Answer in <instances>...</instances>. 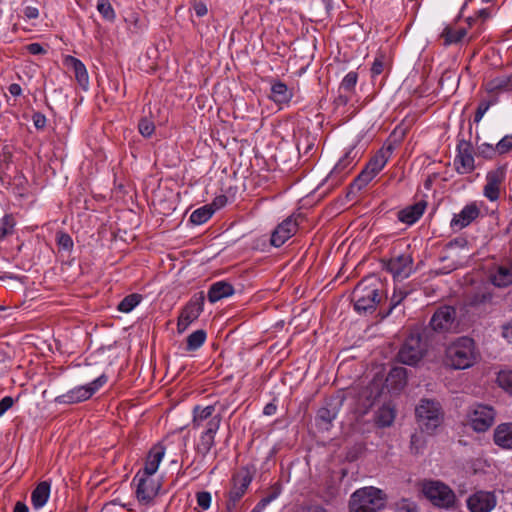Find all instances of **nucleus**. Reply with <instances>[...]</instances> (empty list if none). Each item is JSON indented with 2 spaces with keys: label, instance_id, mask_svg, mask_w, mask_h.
<instances>
[{
  "label": "nucleus",
  "instance_id": "f257e3e1",
  "mask_svg": "<svg viewBox=\"0 0 512 512\" xmlns=\"http://www.w3.org/2000/svg\"><path fill=\"white\" fill-rule=\"evenodd\" d=\"M479 358L474 340L467 336H462L450 344L445 349L444 363L454 370H464L472 367Z\"/></svg>",
  "mask_w": 512,
  "mask_h": 512
},
{
  "label": "nucleus",
  "instance_id": "f03ea898",
  "mask_svg": "<svg viewBox=\"0 0 512 512\" xmlns=\"http://www.w3.org/2000/svg\"><path fill=\"white\" fill-rule=\"evenodd\" d=\"M382 283L374 276L362 279L354 288L351 300L354 309L359 314H367L375 311L382 299Z\"/></svg>",
  "mask_w": 512,
  "mask_h": 512
},
{
  "label": "nucleus",
  "instance_id": "7ed1b4c3",
  "mask_svg": "<svg viewBox=\"0 0 512 512\" xmlns=\"http://www.w3.org/2000/svg\"><path fill=\"white\" fill-rule=\"evenodd\" d=\"M415 416L420 430L429 435L433 434L444 421L442 405L434 399H421L415 408Z\"/></svg>",
  "mask_w": 512,
  "mask_h": 512
},
{
  "label": "nucleus",
  "instance_id": "20e7f679",
  "mask_svg": "<svg viewBox=\"0 0 512 512\" xmlns=\"http://www.w3.org/2000/svg\"><path fill=\"white\" fill-rule=\"evenodd\" d=\"M386 494L379 488L368 486L357 489L350 497V512H377L386 505Z\"/></svg>",
  "mask_w": 512,
  "mask_h": 512
},
{
  "label": "nucleus",
  "instance_id": "39448f33",
  "mask_svg": "<svg viewBox=\"0 0 512 512\" xmlns=\"http://www.w3.org/2000/svg\"><path fill=\"white\" fill-rule=\"evenodd\" d=\"M428 350V343L425 331L420 329L412 330L400 347L397 359L400 363L414 366L418 364Z\"/></svg>",
  "mask_w": 512,
  "mask_h": 512
},
{
  "label": "nucleus",
  "instance_id": "423d86ee",
  "mask_svg": "<svg viewBox=\"0 0 512 512\" xmlns=\"http://www.w3.org/2000/svg\"><path fill=\"white\" fill-rule=\"evenodd\" d=\"M393 150L394 147L392 144L383 146L381 149H379L370 159L361 173L350 184V193L359 192L364 187H366L385 167L393 153Z\"/></svg>",
  "mask_w": 512,
  "mask_h": 512
},
{
  "label": "nucleus",
  "instance_id": "0eeeda50",
  "mask_svg": "<svg viewBox=\"0 0 512 512\" xmlns=\"http://www.w3.org/2000/svg\"><path fill=\"white\" fill-rule=\"evenodd\" d=\"M108 378L105 374L100 375L92 382L86 385H80L72 388L68 392L55 398L57 404L73 405L89 400L103 385Z\"/></svg>",
  "mask_w": 512,
  "mask_h": 512
},
{
  "label": "nucleus",
  "instance_id": "6e6552de",
  "mask_svg": "<svg viewBox=\"0 0 512 512\" xmlns=\"http://www.w3.org/2000/svg\"><path fill=\"white\" fill-rule=\"evenodd\" d=\"M425 497L439 508L451 509L456 503V496L453 490L439 481H429L423 485Z\"/></svg>",
  "mask_w": 512,
  "mask_h": 512
},
{
  "label": "nucleus",
  "instance_id": "1a4fd4ad",
  "mask_svg": "<svg viewBox=\"0 0 512 512\" xmlns=\"http://www.w3.org/2000/svg\"><path fill=\"white\" fill-rule=\"evenodd\" d=\"M152 476L138 472L133 479V482H137L136 498L141 504H151L161 489V482Z\"/></svg>",
  "mask_w": 512,
  "mask_h": 512
},
{
  "label": "nucleus",
  "instance_id": "9d476101",
  "mask_svg": "<svg viewBox=\"0 0 512 512\" xmlns=\"http://www.w3.org/2000/svg\"><path fill=\"white\" fill-rule=\"evenodd\" d=\"M469 423L476 432L487 431L494 423L495 411L491 406L475 404L468 413Z\"/></svg>",
  "mask_w": 512,
  "mask_h": 512
},
{
  "label": "nucleus",
  "instance_id": "9b49d317",
  "mask_svg": "<svg viewBox=\"0 0 512 512\" xmlns=\"http://www.w3.org/2000/svg\"><path fill=\"white\" fill-rule=\"evenodd\" d=\"M205 296L203 292L195 294L182 309L178 318L177 329L182 333L188 326L194 322L203 311Z\"/></svg>",
  "mask_w": 512,
  "mask_h": 512
},
{
  "label": "nucleus",
  "instance_id": "f8f14e48",
  "mask_svg": "<svg viewBox=\"0 0 512 512\" xmlns=\"http://www.w3.org/2000/svg\"><path fill=\"white\" fill-rule=\"evenodd\" d=\"M429 326L435 332H449L456 327V309L453 306L443 305L433 313Z\"/></svg>",
  "mask_w": 512,
  "mask_h": 512
},
{
  "label": "nucleus",
  "instance_id": "ddd939ff",
  "mask_svg": "<svg viewBox=\"0 0 512 512\" xmlns=\"http://www.w3.org/2000/svg\"><path fill=\"white\" fill-rule=\"evenodd\" d=\"M221 421L222 414L219 412L214 419L206 423L205 428L202 430L199 436V441L196 444V451L203 457L208 455L215 445V436L220 428Z\"/></svg>",
  "mask_w": 512,
  "mask_h": 512
},
{
  "label": "nucleus",
  "instance_id": "4468645a",
  "mask_svg": "<svg viewBox=\"0 0 512 512\" xmlns=\"http://www.w3.org/2000/svg\"><path fill=\"white\" fill-rule=\"evenodd\" d=\"M454 166L459 174H469L475 169L474 151L472 144L465 140H459Z\"/></svg>",
  "mask_w": 512,
  "mask_h": 512
},
{
  "label": "nucleus",
  "instance_id": "2eb2a0df",
  "mask_svg": "<svg viewBox=\"0 0 512 512\" xmlns=\"http://www.w3.org/2000/svg\"><path fill=\"white\" fill-rule=\"evenodd\" d=\"M413 259L409 253L394 255L384 263L385 269L390 272L394 278L406 279L412 273Z\"/></svg>",
  "mask_w": 512,
  "mask_h": 512
},
{
  "label": "nucleus",
  "instance_id": "dca6fc26",
  "mask_svg": "<svg viewBox=\"0 0 512 512\" xmlns=\"http://www.w3.org/2000/svg\"><path fill=\"white\" fill-rule=\"evenodd\" d=\"M506 178V169L499 166L486 174V184L483 188V195L491 202L500 198V190Z\"/></svg>",
  "mask_w": 512,
  "mask_h": 512
},
{
  "label": "nucleus",
  "instance_id": "f3484780",
  "mask_svg": "<svg viewBox=\"0 0 512 512\" xmlns=\"http://www.w3.org/2000/svg\"><path fill=\"white\" fill-rule=\"evenodd\" d=\"M297 218L295 215H290L276 226L271 235V245L281 247L296 234L299 227Z\"/></svg>",
  "mask_w": 512,
  "mask_h": 512
},
{
  "label": "nucleus",
  "instance_id": "a211bd4d",
  "mask_svg": "<svg viewBox=\"0 0 512 512\" xmlns=\"http://www.w3.org/2000/svg\"><path fill=\"white\" fill-rule=\"evenodd\" d=\"M496 503V496L493 492L488 491H477L467 499L470 512H490Z\"/></svg>",
  "mask_w": 512,
  "mask_h": 512
},
{
  "label": "nucleus",
  "instance_id": "6ab92c4d",
  "mask_svg": "<svg viewBox=\"0 0 512 512\" xmlns=\"http://www.w3.org/2000/svg\"><path fill=\"white\" fill-rule=\"evenodd\" d=\"M233 486L229 491V502L235 505L246 493L252 482V475L247 469H241L233 476Z\"/></svg>",
  "mask_w": 512,
  "mask_h": 512
},
{
  "label": "nucleus",
  "instance_id": "aec40b11",
  "mask_svg": "<svg viewBox=\"0 0 512 512\" xmlns=\"http://www.w3.org/2000/svg\"><path fill=\"white\" fill-rule=\"evenodd\" d=\"M479 214L480 210L475 203L468 204L459 213L454 214L450 227L453 231L462 230L478 218Z\"/></svg>",
  "mask_w": 512,
  "mask_h": 512
},
{
  "label": "nucleus",
  "instance_id": "412c9836",
  "mask_svg": "<svg viewBox=\"0 0 512 512\" xmlns=\"http://www.w3.org/2000/svg\"><path fill=\"white\" fill-rule=\"evenodd\" d=\"M340 410V403L336 399H329L317 411L316 420L319 426L328 430L332 422L336 419Z\"/></svg>",
  "mask_w": 512,
  "mask_h": 512
},
{
  "label": "nucleus",
  "instance_id": "4be33fe9",
  "mask_svg": "<svg viewBox=\"0 0 512 512\" xmlns=\"http://www.w3.org/2000/svg\"><path fill=\"white\" fill-rule=\"evenodd\" d=\"M355 157L356 153H354V148L352 147L338 160L330 172L329 178L335 182H340L353 169Z\"/></svg>",
  "mask_w": 512,
  "mask_h": 512
},
{
  "label": "nucleus",
  "instance_id": "5701e85b",
  "mask_svg": "<svg viewBox=\"0 0 512 512\" xmlns=\"http://www.w3.org/2000/svg\"><path fill=\"white\" fill-rule=\"evenodd\" d=\"M490 280L493 285L499 288L507 287L512 284V262L506 261L497 265L490 274Z\"/></svg>",
  "mask_w": 512,
  "mask_h": 512
},
{
  "label": "nucleus",
  "instance_id": "b1692460",
  "mask_svg": "<svg viewBox=\"0 0 512 512\" xmlns=\"http://www.w3.org/2000/svg\"><path fill=\"white\" fill-rule=\"evenodd\" d=\"M216 407L215 405L208 406H200L196 405L192 410V426L194 429H204L207 422H210L214 419L217 414H215Z\"/></svg>",
  "mask_w": 512,
  "mask_h": 512
},
{
  "label": "nucleus",
  "instance_id": "393cba45",
  "mask_svg": "<svg viewBox=\"0 0 512 512\" xmlns=\"http://www.w3.org/2000/svg\"><path fill=\"white\" fill-rule=\"evenodd\" d=\"M65 64L73 70L75 79L79 86L84 91H87L89 88V76L85 65L73 56H67L65 58Z\"/></svg>",
  "mask_w": 512,
  "mask_h": 512
},
{
  "label": "nucleus",
  "instance_id": "a878e982",
  "mask_svg": "<svg viewBox=\"0 0 512 512\" xmlns=\"http://www.w3.org/2000/svg\"><path fill=\"white\" fill-rule=\"evenodd\" d=\"M425 209L426 203L424 201L417 202L400 210L397 214L398 220L405 224L412 225L420 219Z\"/></svg>",
  "mask_w": 512,
  "mask_h": 512
},
{
  "label": "nucleus",
  "instance_id": "bb28decb",
  "mask_svg": "<svg viewBox=\"0 0 512 512\" xmlns=\"http://www.w3.org/2000/svg\"><path fill=\"white\" fill-rule=\"evenodd\" d=\"M494 443L505 450H512V423L499 424L493 435Z\"/></svg>",
  "mask_w": 512,
  "mask_h": 512
},
{
  "label": "nucleus",
  "instance_id": "cd10ccee",
  "mask_svg": "<svg viewBox=\"0 0 512 512\" xmlns=\"http://www.w3.org/2000/svg\"><path fill=\"white\" fill-rule=\"evenodd\" d=\"M485 89L489 94L498 95L512 91V74L500 75L486 82Z\"/></svg>",
  "mask_w": 512,
  "mask_h": 512
},
{
  "label": "nucleus",
  "instance_id": "c85d7f7f",
  "mask_svg": "<svg viewBox=\"0 0 512 512\" xmlns=\"http://www.w3.org/2000/svg\"><path fill=\"white\" fill-rule=\"evenodd\" d=\"M165 454V448L158 444L152 447L147 456L145 466L139 472L146 473L148 475H154L158 470L159 464Z\"/></svg>",
  "mask_w": 512,
  "mask_h": 512
},
{
  "label": "nucleus",
  "instance_id": "c756f323",
  "mask_svg": "<svg viewBox=\"0 0 512 512\" xmlns=\"http://www.w3.org/2000/svg\"><path fill=\"white\" fill-rule=\"evenodd\" d=\"M234 294L233 286L226 281H217L213 283L208 290L207 298L210 303H216L223 298Z\"/></svg>",
  "mask_w": 512,
  "mask_h": 512
},
{
  "label": "nucleus",
  "instance_id": "7c9ffc66",
  "mask_svg": "<svg viewBox=\"0 0 512 512\" xmlns=\"http://www.w3.org/2000/svg\"><path fill=\"white\" fill-rule=\"evenodd\" d=\"M293 92L281 81H274L271 85L270 99L276 104H287L291 101Z\"/></svg>",
  "mask_w": 512,
  "mask_h": 512
},
{
  "label": "nucleus",
  "instance_id": "2f4dec72",
  "mask_svg": "<svg viewBox=\"0 0 512 512\" xmlns=\"http://www.w3.org/2000/svg\"><path fill=\"white\" fill-rule=\"evenodd\" d=\"M51 485L48 481L40 482L31 493V502L34 509L42 508L50 497Z\"/></svg>",
  "mask_w": 512,
  "mask_h": 512
},
{
  "label": "nucleus",
  "instance_id": "473e14b6",
  "mask_svg": "<svg viewBox=\"0 0 512 512\" xmlns=\"http://www.w3.org/2000/svg\"><path fill=\"white\" fill-rule=\"evenodd\" d=\"M391 389L399 391L404 388L407 383V370L404 367H393L388 373L386 379Z\"/></svg>",
  "mask_w": 512,
  "mask_h": 512
},
{
  "label": "nucleus",
  "instance_id": "72a5a7b5",
  "mask_svg": "<svg viewBox=\"0 0 512 512\" xmlns=\"http://www.w3.org/2000/svg\"><path fill=\"white\" fill-rule=\"evenodd\" d=\"M125 22L128 25L129 30L136 34L143 32L147 27L145 18L134 11L127 14Z\"/></svg>",
  "mask_w": 512,
  "mask_h": 512
},
{
  "label": "nucleus",
  "instance_id": "f704fd0d",
  "mask_svg": "<svg viewBox=\"0 0 512 512\" xmlns=\"http://www.w3.org/2000/svg\"><path fill=\"white\" fill-rule=\"evenodd\" d=\"M395 419V410L389 405H383L376 414V423L380 427H389Z\"/></svg>",
  "mask_w": 512,
  "mask_h": 512
},
{
  "label": "nucleus",
  "instance_id": "c9c22d12",
  "mask_svg": "<svg viewBox=\"0 0 512 512\" xmlns=\"http://www.w3.org/2000/svg\"><path fill=\"white\" fill-rule=\"evenodd\" d=\"M207 337V333L203 329L196 330L192 332L186 340V350L187 351H196L198 350L205 342Z\"/></svg>",
  "mask_w": 512,
  "mask_h": 512
},
{
  "label": "nucleus",
  "instance_id": "e433bc0d",
  "mask_svg": "<svg viewBox=\"0 0 512 512\" xmlns=\"http://www.w3.org/2000/svg\"><path fill=\"white\" fill-rule=\"evenodd\" d=\"M143 297L141 294L132 293L124 297L117 305V310L123 313L131 312L137 305L140 304Z\"/></svg>",
  "mask_w": 512,
  "mask_h": 512
},
{
  "label": "nucleus",
  "instance_id": "4c0bfd02",
  "mask_svg": "<svg viewBox=\"0 0 512 512\" xmlns=\"http://www.w3.org/2000/svg\"><path fill=\"white\" fill-rule=\"evenodd\" d=\"M467 34L466 29L453 30L451 27L446 26L441 33L444 39V45H451L460 42Z\"/></svg>",
  "mask_w": 512,
  "mask_h": 512
},
{
  "label": "nucleus",
  "instance_id": "58836bf2",
  "mask_svg": "<svg viewBox=\"0 0 512 512\" xmlns=\"http://www.w3.org/2000/svg\"><path fill=\"white\" fill-rule=\"evenodd\" d=\"M213 215V209L210 206H202L194 210L190 215V221L195 225H201L207 222Z\"/></svg>",
  "mask_w": 512,
  "mask_h": 512
},
{
  "label": "nucleus",
  "instance_id": "ea45409f",
  "mask_svg": "<svg viewBox=\"0 0 512 512\" xmlns=\"http://www.w3.org/2000/svg\"><path fill=\"white\" fill-rule=\"evenodd\" d=\"M97 10L109 22H113L116 18L115 11L109 0H98Z\"/></svg>",
  "mask_w": 512,
  "mask_h": 512
},
{
  "label": "nucleus",
  "instance_id": "a19ab883",
  "mask_svg": "<svg viewBox=\"0 0 512 512\" xmlns=\"http://www.w3.org/2000/svg\"><path fill=\"white\" fill-rule=\"evenodd\" d=\"M476 155L482 157L484 159H493L498 154V150L496 149V145H492L489 143H481L477 145Z\"/></svg>",
  "mask_w": 512,
  "mask_h": 512
},
{
  "label": "nucleus",
  "instance_id": "79ce46f5",
  "mask_svg": "<svg viewBox=\"0 0 512 512\" xmlns=\"http://www.w3.org/2000/svg\"><path fill=\"white\" fill-rule=\"evenodd\" d=\"M497 382L501 388L512 394V370H503L498 373Z\"/></svg>",
  "mask_w": 512,
  "mask_h": 512
},
{
  "label": "nucleus",
  "instance_id": "37998d69",
  "mask_svg": "<svg viewBox=\"0 0 512 512\" xmlns=\"http://www.w3.org/2000/svg\"><path fill=\"white\" fill-rule=\"evenodd\" d=\"M386 65H387V59H386L385 54H383V53L378 54L375 57V59L372 63V66H371V76L374 78L376 76L381 75L384 72Z\"/></svg>",
  "mask_w": 512,
  "mask_h": 512
},
{
  "label": "nucleus",
  "instance_id": "c03bdc74",
  "mask_svg": "<svg viewBox=\"0 0 512 512\" xmlns=\"http://www.w3.org/2000/svg\"><path fill=\"white\" fill-rule=\"evenodd\" d=\"M15 226V221L12 215H5L0 219V240L4 239L7 235L11 234Z\"/></svg>",
  "mask_w": 512,
  "mask_h": 512
},
{
  "label": "nucleus",
  "instance_id": "a18cd8bd",
  "mask_svg": "<svg viewBox=\"0 0 512 512\" xmlns=\"http://www.w3.org/2000/svg\"><path fill=\"white\" fill-rule=\"evenodd\" d=\"M138 130L143 137L149 138L155 131V125L153 121L149 120L148 118H142L138 123Z\"/></svg>",
  "mask_w": 512,
  "mask_h": 512
},
{
  "label": "nucleus",
  "instance_id": "49530a36",
  "mask_svg": "<svg viewBox=\"0 0 512 512\" xmlns=\"http://www.w3.org/2000/svg\"><path fill=\"white\" fill-rule=\"evenodd\" d=\"M357 79H358V75L356 72H354V71L349 72L343 78V80L340 84V89L347 91V92L352 91L354 89V87L356 86Z\"/></svg>",
  "mask_w": 512,
  "mask_h": 512
},
{
  "label": "nucleus",
  "instance_id": "de8ad7c7",
  "mask_svg": "<svg viewBox=\"0 0 512 512\" xmlns=\"http://www.w3.org/2000/svg\"><path fill=\"white\" fill-rule=\"evenodd\" d=\"M196 500L198 506L202 510H208L211 506L212 502V496L211 493L208 491H200L196 493Z\"/></svg>",
  "mask_w": 512,
  "mask_h": 512
},
{
  "label": "nucleus",
  "instance_id": "09e8293b",
  "mask_svg": "<svg viewBox=\"0 0 512 512\" xmlns=\"http://www.w3.org/2000/svg\"><path fill=\"white\" fill-rule=\"evenodd\" d=\"M408 293L407 292H404L402 290H395L391 299H390V307H389V310L384 314L383 317H386L388 316L393 309H395L406 297H407Z\"/></svg>",
  "mask_w": 512,
  "mask_h": 512
},
{
  "label": "nucleus",
  "instance_id": "8fccbe9b",
  "mask_svg": "<svg viewBox=\"0 0 512 512\" xmlns=\"http://www.w3.org/2000/svg\"><path fill=\"white\" fill-rule=\"evenodd\" d=\"M496 149L498 150L499 155H504L512 151V134L505 135L499 142L496 144Z\"/></svg>",
  "mask_w": 512,
  "mask_h": 512
},
{
  "label": "nucleus",
  "instance_id": "3c124183",
  "mask_svg": "<svg viewBox=\"0 0 512 512\" xmlns=\"http://www.w3.org/2000/svg\"><path fill=\"white\" fill-rule=\"evenodd\" d=\"M398 512H418L417 505L408 499H402L397 503Z\"/></svg>",
  "mask_w": 512,
  "mask_h": 512
},
{
  "label": "nucleus",
  "instance_id": "603ef678",
  "mask_svg": "<svg viewBox=\"0 0 512 512\" xmlns=\"http://www.w3.org/2000/svg\"><path fill=\"white\" fill-rule=\"evenodd\" d=\"M491 105H492V103L489 101H481L479 103L477 110L475 112V115H474L475 123H479L481 121V119L483 118V116L488 111V109L490 108Z\"/></svg>",
  "mask_w": 512,
  "mask_h": 512
},
{
  "label": "nucleus",
  "instance_id": "864d4df0",
  "mask_svg": "<svg viewBox=\"0 0 512 512\" xmlns=\"http://www.w3.org/2000/svg\"><path fill=\"white\" fill-rule=\"evenodd\" d=\"M32 121L36 129L42 130L46 127V116L41 112H34L32 115Z\"/></svg>",
  "mask_w": 512,
  "mask_h": 512
},
{
  "label": "nucleus",
  "instance_id": "5fc2aeb1",
  "mask_svg": "<svg viewBox=\"0 0 512 512\" xmlns=\"http://www.w3.org/2000/svg\"><path fill=\"white\" fill-rule=\"evenodd\" d=\"M58 244L64 250H70L73 247V240L67 233H60L58 235Z\"/></svg>",
  "mask_w": 512,
  "mask_h": 512
},
{
  "label": "nucleus",
  "instance_id": "6e6d98bb",
  "mask_svg": "<svg viewBox=\"0 0 512 512\" xmlns=\"http://www.w3.org/2000/svg\"><path fill=\"white\" fill-rule=\"evenodd\" d=\"M227 201L228 199L225 195H219L215 197L212 203L209 204L208 206H210V208L213 209L214 214L217 210L223 208L227 204Z\"/></svg>",
  "mask_w": 512,
  "mask_h": 512
},
{
  "label": "nucleus",
  "instance_id": "4d7b16f0",
  "mask_svg": "<svg viewBox=\"0 0 512 512\" xmlns=\"http://www.w3.org/2000/svg\"><path fill=\"white\" fill-rule=\"evenodd\" d=\"M14 404V399L11 396H5L0 400V417L3 416Z\"/></svg>",
  "mask_w": 512,
  "mask_h": 512
},
{
  "label": "nucleus",
  "instance_id": "13d9d810",
  "mask_svg": "<svg viewBox=\"0 0 512 512\" xmlns=\"http://www.w3.org/2000/svg\"><path fill=\"white\" fill-rule=\"evenodd\" d=\"M22 12L27 19H36L39 16V10L34 6H26Z\"/></svg>",
  "mask_w": 512,
  "mask_h": 512
},
{
  "label": "nucleus",
  "instance_id": "bf43d9fd",
  "mask_svg": "<svg viewBox=\"0 0 512 512\" xmlns=\"http://www.w3.org/2000/svg\"><path fill=\"white\" fill-rule=\"evenodd\" d=\"M26 49L32 55H40L45 53L44 47L39 43H31L27 45Z\"/></svg>",
  "mask_w": 512,
  "mask_h": 512
},
{
  "label": "nucleus",
  "instance_id": "052dcab7",
  "mask_svg": "<svg viewBox=\"0 0 512 512\" xmlns=\"http://www.w3.org/2000/svg\"><path fill=\"white\" fill-rule=\"evenodd\" d=\"M101 512H125L124 506H119L113 502L107 503L102 508Z\"/></svg>",
  "mask_w": 512,
  "mask_h": 512
},
{
  "label": "nucleus",
  "instance_id": "680f3d73",
  "mask_svg": "<svg viewBox=\"0 0 512 512\" xmlns=\"http://www.w3.org/2000/svg\"><path fill=\"white\" fill-rule=\"evenodd\" d=\"M468 244V241L466 240V238H463V237H458V238H455L453 240H451L447 246L452 248V247H459V248H465Z\"/></svg>",
  "mask_w": 512,
  "mask_h": 512
},
{
  "label": "nucleus",
  "instance_id": "e2e57ef3",
  "mask_svg": "<svg viewBox=\"0 0 512 512\" xmlns=\"http://www.w3.org/2000/svg\"><path fill=\"white\" fill-rule=\"evenodd\" d=\"M194 11L198 17H203L207 14L208 9H207L206 4H204L202 2H198L194 5Z\"/></svg>",
  "mask_w": 512,
  "mask_h": 512
},
{
  "label": "nucleus",
  "instance_id": "0e129e2a",
  "mask_svg": "<svg viewBox=\"0 0 512 512\" xmlns=\"http://www.w3.org/2000/svg\"><path fill=\"white\" fill-rule=\"evenodd\" d=\"M8 90H9L10 94L15 97L20 96L22 94V88L17 83L10 84L8 87Z\"/></svg>",
  "mask_w": 512,
  "mask_h": 512
},
{
  "label": "nucleus",
  "instance_id": "69168bd1",
  "mask_svg": "<svg viewBox=\"0 0 512 512\" xmlns=\"http://www.w3.org/2000/svg\"><path fill=\"white\" fill-rule=\"evenodd\" d=\"M269 499H266L265 497L261 499L257 505L253 508L252 512H261L268 504Z\"/></svg>",
  "mask_w": 512,
  "mask_h": 512
},
{
  "label": "nucleus",
  "instance_id": "338daca9",
  "mask_svg": "<svg viewBox=\"0 0 512 512\" xmlns=\"http://www.w3.org/2000/svg\"><path fill=\"white\" fill-rule=\"evenodd\" d=\"M502 336L509 342L512 340V326L504 325L502 328Z\"/></svg>",
  "mask_w": 512,
  "mask_h": 512
},
{
  "label": "nucleus",
  "instance_id": "774afa93",
  "mask_svg": "<svg viewBox=\"0 0 512 512\" xmlns=\"http://www.w3.org/2000/svg\"><path fill=\"white\" fill-rule=\"evenodd\" d=\"M13 512H29V508L24 502L18 501L15 503Z\"/></svg>",
  "mask_w": 512,
  "mask_h": 512
}]
</instances>
